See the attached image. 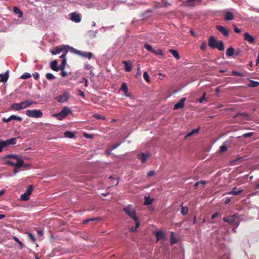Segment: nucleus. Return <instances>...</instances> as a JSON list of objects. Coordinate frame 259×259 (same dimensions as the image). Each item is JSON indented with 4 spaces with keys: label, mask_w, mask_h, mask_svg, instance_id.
I'll return each mask as SVG.
<instances>
[{
    "label": "nucleus",
    "mask_w": 259,
    "mask_h": 259,
    "mask_svg": "<svg viewBox=\"0 0 259 259\" xmlns=\"http://www.w3.org/2000/svg\"><path fill=\"white\" fill-rule=\"evenodd\" d=\"M7 163L10 165L16 166V163L11 160H8Z\"/></svg>",
    "instance_id": "56"
},
{
    "label": "nucleus",
    "mask_w": 259,
    "mask_h": 259,
    "mask_svg": "<svg viewBox=\"0 0 259 259\" xmlns=\"http://www.w3.org/2000/svg\"><path fill=\"white\" fill-rule=\"evenodd\" d=\"M206 43L205 42H203L202 43V44L200 46V49L203 51H204L206 50Z\"/></svg>",
    "instance_id": "51"
},
{
    "label": "nucleus",
    "mask_w": 259,
    "mask_h": 259,
    "mask_svg": "<svg viewBox=\"0 0 259 259\" xmlns=\"http://www.w3.org/2000/svg\"><path fill=\"white\" fill-rule=\"evenodd\" d=\"M120 144H121L120 143H119L117 144L113 145L111 148V150H113V149L117 148L120 145Z\"/></svg>",
    "instance_id": "61"
},
{
    "label": "nucleus",
    "mask_w": 259,
    "mask_h": 259,
    "mask_svg": "<svg viewBox=\"0 0 259 259\" xmlns=\"http://www.w3.org/2000/svg\"><path fill=\"white\" fill-rule=\"evenodd\" d=\"M97 219H87V220H85L83 221V223H87L90 221H94V220H96Z\"/></svg>",
    "instance_id": "60"
},
{
    "label": "nucleus",
    "mask_w": 259,
    "mask_h": 259,
    "mask_svg": "<svg viewBox=\"0 0 259 259\" xmlns=\"http://www.w3.org/2000/svg\"><path fill=\"white\" fill-rule=\"evenodd\" d=\"M231 141H226L224 142L223 144L220 147V151L221 153H223L227 150V144H230Z\"/></svg>",
    "instance_id": "22"
},
{
    "label": "nucleus",
    "mask_w": 259,
    "mask_h": 259,
    "mask_svg": "<svg viewBox=\"0 0 259 259\" xmlns=\"http://www.w3.org/2000/svg\"><path fill=\"white\" fill-rule=\"evenodd\" d=\"M143 76H144V79L148 82H149L150 80V77H149V74L148 73V72L147 71H145L144 73V74H143Z\"/></svg>",
    "instance_id": "41"
},
{
    "label": "nucleus",
    "mask_w": 259,
    "mask_h": 259,
    "mask_svg": "<svg viewBox=\"0 0 259 259\" xmlns=\"http://www.w3.org/2000/svg\"><path fill=\"white\" fill-rule=\"evenodd\" d=\"M152 53L156 55L163 56V53L161 49L153 50Z\"/></svg>",
    "instance_id": "34"
},
{
    "label": "nucleus",
    "mask_w": 259,
    "mask_h": 259,
    "mask_svg": "<svg viewBox=\"0 0 259 259\" xmlns=\"http://www.w3.org/2000/svg\"><path fill=\"white\" fill-rule=\"evenodd\" d=\"M186 100V98H182L178 103H176L174 105V109L177 110V109L183 108L184 106V103H185Z\"/></svg>",
    "instance_id": "12"
},
{
    "label": "nucleus",
    "mask_w": 259,
    "mask_h": 259,
    "mask_svg": "<svg viewBox=\"0 0 259 259\" xmlns=\"http://www.w3.org/2000/svg\"><path fill=\"white\" fill-rule=\"evenodd\" d=\"M216 28L219 31H220L225 36L228 37L229 36V31L226 27L221 25H217Z\"/></svg>",
    "instance_id": "9"
},
{
    "label": "nucleus",
    "mask_w": 259,
    "mask_h": 259,
    "mask_svg": "<svg viewBox=\"0 0 259 259\" xmlns=\"http://www.w3.org/2000/svg\"><path fill=\"white\" fill-rule=\"evenodd\" d=\"M12 120H13L12 115H11L8 118H6V117H4L3 118V121H4V122H5L6 123H8V122H10Z\"/></svg>",
    "instance_id": "47"
},
{
    "label": "nucleus",
    "mask_w": 259,
    "mask_h": 259,
    "mask_svg": "<svg viewBox=\"0 0 259 259\" xmlns=\"http://www.w3.org/2000/svg\"><path fill=\"white\" fill-rule=\"evenodd\" d=\"M141 72L140 68L138 66L137 67V73H136L135 76L136 78H139L140 76H141Z\"/></svg>",
    "instance_id": "49"
},
{
    "label": "nucleus",
    "mask_w": 259,
    "mask_h": 259,
    "mask_svg": "<svg viewBox=\"0 0 259 259\" xmlns=\"http://www.w3.org/2000/svg\"><path fill=\"white\" fill-rule=\"evenodd\" d=\"M258 85H259V82L256 81H253V80H251L250 83L249 85V87H251L252 88L256 87Z\"/></svg>",
    "instance_id": "37"
},
{
    "label": "nucleus",
    "mask_w": 259,
    "mask_h": 259,
    "mask_svg": "<svg viewBox=\"0 0 259 259\" xmlns=\"http://www.w3.org/2000/svg\"><path fill=\"white\" fill-rule=\"evenodd\" d=\"M188 212V209L187 206H182L181 208V213L183 215H185Z\"/></svg>",
    "instance_id": "32"
},
{
    "label": "nucleus",
    "mask_w": 259,
    "mask_h": 259,
    "mask_svg": "<svg viewBox=\"0 0 259 259\" xmlns=\"http://www.w3.org/2000/svg\"><path fill=\"white\" fill-rule=\"evenodd\" d=\"M138 157L140 159L142 163H145L149 157V154L141 153L138 155Z\"/></svg>",
    "instance_id": "15"
},
{
    "label": "nucleus",
    "mask_w": 259,
    "mask_h": 259,
    "mask_svg": "<svg viewBox=\"0 0 259 259\" xmlns=\"http://www.w3.org/2000/svg\"><path fill=\"white\" fill-rule=\"evenodd\" d=\"M244 39L250 44L254 41V38L248 32H245L244 34Z\"/></svg>",
    "instance_id": "13"
},
{
    "label": "nucleus",
    "mask_w": 259,
    "mask_h": 259,
    "mask_svg": "<svg viewBox=\"0 0 259 259\" xmlns=\"http://www.w3.org/2000/svg\"><path fill=\"white\" fill-rule=\"evenodd\" d=\"M224 18L226 21H231L234 19V15L232 12H227L224 15Z\"/></svg>",
    "instance_id": "21"
},
{
    "label": "nucleus",
    "mask_w": 259,
    "mask_h": 259,
    "mask_svg": "<svg viewBox=\"0 0 259 259\" xmlns=\"http://www.w3.org/2000/svg\"><path fill=\"white\" fill-rule=\"evenodd\" d=\"M33 76L35 79H37L39 78V75L38 73L36 72L33 74Z\"/></svg>",
    "instance_id": "58"
},
{
    "label": "nucleus",
    "mask_w": 259,
    "mask_h": 259,
    "mask_svg": "<svg viewBox=\"0 0 259 259\" xmlns=\"http://www.w3.org/2000/svg\"><path fill=\"white\" fill-rule=\"evenodd\" d=\"M61 70V74H62V76L63 77H65L67 76V72L65 71V69H63V70Z\"/></svg>",
    "instance_id": "57"
},
{
    "label": "nucleus",
    "mask_w": 259,
    "mask_h": 259,
    "mask_svg": "<svg viewBox=\"0 0 259 259\" xmlns=\"http://www.w3.org/2000/svg\"><path fill=\"white\" fill-rule=\"evenodd\" d=\"M215 46V48L218 49L219 51L224 50V45L222 41H219Z\"/></svg>",
    "instance_id": "27"
},
{
    "label": "nucleus",
    "mask_w": 259,
    "mask_h": 259,
    "mask_svg": "<svg viewBox=\"0 0 259 259\" xmlns=\"http://www.w3.org/2000/svg\"><path fill=\"white\" fill-rule=\"evenodd\" d=\"M14 12L18 15L19 18H22L23 16V13L22 11H21L20 9H19L18 8L15 7L14 8Z\"/></svg>",
    "instance_id": "25"
},
{
    "label": "nucleus",
    "mask_w": 259,
    "mask_h": 259,
    "mask_svg": "<svg viewBox=\"0 0 259 259\" xmlns=\"http://www.w3.org/2000/svg\"><path fill=\"white\" fill-rule=\"evenodd\" d=\"M135 221H136V229H134L133 228H131V229L132 231H135L137 228H139L140 225V221H139L138 218H137V220H135Z\"/></svg>",
    "instance_id": "48"
},
{
    "label": "nucleus",
    "mask_w": 259,
    "mask_h": 259,
    "mask_svg": "<svg viewBox=\"0 0 259 259\" xmlns=\"http://www.w3.org/2000/svg\"><path fill=\"white\" fill-rule=\"evenodd\" d=\"M62 60V63L61 65V70H63L65 69V66L67 63V59L66 57H64V58H61Z\"/></svg>",
    "instance_id": "30"
},
{
    "label": "nucleus",
    "mask_w": 259,
    "mask_h": 259,
    "mask_svg": "<svg viewBox=\"0 0 259 259\" xmlns=\"http://www.w3.org/2000/svg\"><path fill=\"white\" fill-rule=\"evenodd\" d=\"M218 216H219V213H215L214 214H213L212 215H211V219H214V218H215L216 217H217Z\"/></svg>",
    "instance_id": "62"
},
{
    "label": "nucleus",
    "mask_w": 259,
    "mask_h": 259,
    "mask_svg": "<svg viewBox=\"0 0 259 259\" xmlns=\"http://www.w3.org/2000/svg\"><path fill=\"white\" fill-rule=\"evenodd\" d=\"M120 90L122 91L125 94H126L128 92V88L125 83H123L122 84Z\"/></svg>",
    "instance_id": "35"
},
{
    "label": "nucleus",
    "mask_w": 259,
    "mask_h": 259,
    "mask_svg": "<svg viewBox=\"0 0 259 259\" xmlns=\"http://www.w3.org/2000/svg\"><path fill=\"white\" fill-rule=\"evenodd\" d=\"M68 52V50L67 46L63 47H57L51 51V53L53 55H56L57 54H59L60 53H62V54L60 56V58H64V57H66Z\"/></svg>",
    "instance_id": "2"
},
{
    "label": "nucleus",
    "mask_w": 259,
    "mask_h": 259,
    "mask_svg": "<svg viewBox=\"0 0 259 259\" xmlns=\"http://www.w3.org/2000/svg\"><path fill=\"white\" fill-rule=\"evenodd\" d=\"M169 52L171 53L173 57L177 60H179L180 59L178 52L177 50L174 49H169Z\"/></svg>",
    "instance_id": "24"
},
{
    "label": "nucleus",
    "mask_w": 259,
    "mask_h": 259,
    "mask_svg": "<svg viewBox=\"0 0 259 259\" xmlns=\"http://www.w3.org/2000/svg\"><path fill=\"white\" fill-rule=\"evenodd\" d=\"M13 238L16 242L19 244L21 248H22L23 247V243L21 241H20V240L16 236H13Z\"/></svg>",
    "instance_id": "39"
},
{
    "label": "nucleus",
    "mask_w": 259,
    "mask_h": 259,
    "mask_svg": "<svg viewBox=\"0 0 259 259\" xmlns=\"http://www.w3.org/2000/svg\"><path fill=\"white\" fill-rule=\"evenodd\" d=\"M79 95L81 96V97H84V93L82 91H80V90L79 91Z\"/></svg>",
    "instance_id": "63"
},
{
    "label": "nucleus",
    "mask_w": 259,
    "mask_h": 259,
    "mask_svg": "<svg viewBox=\"0 0 259 259\" xmlns=\"http://www.w3.org/2000/svg\"><path fill=\"white\" fill-rule=\"evenodd\" d=\"M46 77L49 80H53L55 78V76L51 73H47L46 74Z\"/></svg>",
    "instance_id": "40"
},
{
    "label": "nucleus",
    "mask_w": 259,
    "mask_h": 259,
    "mask_svg": "<svg viewBox=\"0 0 259 259\" xmlns=\"http://www.w3.org/2000/svg\"><path fill=\"white\" fill-rule=\"evenodd\" d=\"M33 104H35V102L30 100L23 101L20 103H14L11 104L10 109L14 111L24 110Z\"/></svg>",
    "instance_id": "1"
},
{
    "label": "nucleus",
    "mask_w": 259,
    "mask_h": 259,
    "mask_svg": "<svg viewBox=\"0 0 259 259\" xmlns=\"http://www.w3.org/2000/svg\"><path fill=\"white\" fill-rule=\"evenodd\" d=\"M8 157L13 158L17 160L16 166L18 168H20L23 165L24 162L21 156L18 155L11 154L9 155Z\"/></svg>",
    "instance_id": "8"
},
{
    "label": "nucleus",
    "mask_w": 259,
    "mask_h": 259,
    "mask_svg": "<svg viewBox=\"0 0 259 259\" xmlns=\"http://www.w3.org/2000/svg\"><path fill=\"white\" fill-rule=\"evenodd\" d=\"M71 20L76 23H79L81 21V17L79 14L73 12L71 14Z\"/></svg>",
    "instance_id": "10"
},
{
    "label": "nucleus",
    "mask_w": 259,
    "mask_h": 259,
    "mask_svg": "<svg viewBox=\"0 0 259 259\" xmlns=\"http://www.w3.org/2000/svg\"><path fill=\"white\" fill-rule=\"evenodd\" d=\"M83 136L85 138H89V139H93V136L91 134H89L87 133H84L83 134Z\"/></svg>",
    "instance_id": "52"
},
{
    "label": "nucleus",
    "mask_w": 259,
    "mask_h": 259,
    "mask_svg": "<svg viewBox=\"0 0 259 259\" xmlns=\"http://www.w3.org/2000/svg\"><path fill=\"white\" fill-rule=\"evenodd\" d=\"M144 48L148 51L150 52H153V48L152 47V46L151 45H150L149 44H147V43H146L144 45Z\"/></svg>",
    "instance_id": "36"
},
{
    "label": "nucleus",
    "mask_w": 259,
    "mask_h": 259,
    "mask_svg": "<svg viewBox=\"0 0 259 259\" xmlns=\"http://www.w3.org/2000/svg\"><path fill=\"white\" fill-rule=\"evenodd\" d=\"M234 30L236 33H240L241 32V30L235 25L234 26Z\"/></svg>",
    "instance_id": "55"
},
{
    "label": "nucleus",
    "mask_w": 259,
    "mask_h": 259,
    "mask_svg": "<svg viewBox=\"0 0 259 259\" xmlns=\"http://www.w3.org/2000/svg\"><path fill=\"white\" fill-rule=\"evenodd\" d=\"M29 196L25 192L21 195L20 200L21 201H26L29 199Z\"/></svg>",
    "instance_id": "31"
},
{
    "label": "nucleus",
    "mask_w": 259,
    "mask_h": 259,
    "mask_svg": "<svg viewBox=\"0 0 259 259\" xmlns=\"http://www.w3.org/2000/svg\"><path fill=\"white\" fill-rule=\"evenodd\" d=\"M123 210L130 218L133 219L134 220H137L135 209L131 204H128L124 207Z\"/></svg>",
    "instance_id": "4"
},
{
    "label": "nucleus",
    "mask_w": 259,
    "mask_h": 259,
    "mask_svg": "<svg viewBox=\"0 0 259 259\" xmlns=\"http://www.w3.org/2000/svg\"><path fill=\"white\" fill-rule=\"evenodd\" d=\"M122 64L124 65V69L127 72H130L132 70V65L130 61H124Z\"/></svg>",
    "instance_id": "16"
},
{
    "label": "nucleus",
    "mask_w": 259,
    "mask_h": 259,
    "mask_svg": "<svg viewBox=\"0 0 259 259\" xmlns=\"http://www.w3.org/2000/svg\"><path fill=\"white\" fill-rule=\"evenodd\" d=\"M31 75L29 73L26 72L24 73L21 76V78L23 79H26L31 77Z\"/></svg>",
    "instance_id": "38"
},
{
    "label": "nucleus",
    "mask_w": 259,
    "mask_h": 259,
    "mask_svg": "<svg viewBox=\"0 0 259 259\" xmlns=\"http://www.w3.org/2000/svg\"><path fill=\"white\" fill-rule=\"evenodd\" d=\"M26 115L30 117L41 118L43 116V113L38 109L27 110L25 112Z\"/></svg>",
    "instance_id": "6"
},
{
    "label": "nucleus",
    "mask_w": 259,
    "mask_h": 259,
    "mask_svg": "<svg viewBox=\"0 0 259 259\" xmlns=\"http://www.w3.org/2000/svg\"><path fill=\"white\" fill-rule=\"evenodd\" d=\"M58 63L56 60H54L51 63L50 67L52 70L58 71L59 70V67L57 66Z\"/></svg>",
    "instance_id": "23"
},
{
    "label": "nucleus",
    "mask_w": 259,
    "mask_h": 259,
    "mask_svg": "<svg viewBox=\"0 0 259 259\" xmlns=\"http://www.w3.org/2000/svg\"><path fill=\"white\" fill-rule=\"evenodd\" d=\"M71 49L73 52H74V53H75L84 58H88L89 59H91L93 57V54L91 52H81V51L76 50L73 48H71Z\"/></svg>",
    "instance_id": "7"
},
{
    "label": "nucleus",
    "mask_w": 259,
    "mask_h": 259,
    "mask_svg": "<svg viewBox=\"0 0 259 259\" xmlns=\"http://www.w3.org/2000/svg\"><path fill=\"white\" fill-rule=\"evenodd\" d=\"M232 74L233 75H235V76H240V77L244 76V74H243L242 73L237 72L235 70H233L232 71Z\"/></svg>",
    "instance_id": "43"
},
{
    "label": "nucleus",
    "mask_w": 259,
    "mask_h": 259,
    "mask_svg": "<svg viewBox=\"0 0 259 259\" xmlns=\"http://www.w3.org/2000/svg\"><path fill=\"white\" fill-rule=\"evenodd\" d=\"M9 77V71H7L5 73L0 74L1 81L3 82L7 81Z\"/></svg>",
    "instance_id": "19"
},
{
    "label": "nucleus",
    "mask_w": 259,
    "mask_h": 259,
    "mask_svg": "<svg viewBox=\"0 0 259 259\" xmlns=\"http://www.w3.org/2000/svg\"><path fill=\"white\" fill-rule=\"evenodd\" d=\"M206 94V93H203L202 97L198 99V102L200 103H202L203 101L205 99Z\"/></svg>",
    "instance_id": "50"
},
{
    "label": "nucleus",
    "mask_w": 259,
    "mask_h": 259,
    "mask_svg": "<svg viewBox=\"0 0 259 259\" xmlns=\"http://www.w3.org/2000/svg\"><path fill=\"white\" fill-rule=\"evenodd\" d=\"M234 53V49L232 47L229 48L226 52V55L228 57H231L233 56V54Z\"/></svg>",
    "instance_id": "28"
},
{
    "label": "nucleus",
    "mask_w": 259,
    "mask_h": 259,
    "mask_svg": "<svg viewBox=\"0 0 259 259\" xmlns=\"http://www.w3.org/2000/svg\"><path fill=\"white\" fill-rule=\"evenodd\" d=\"M243 191V189H239L237 190V188L234 187L232 191H230L227 193L229 195H239Z\"/></svg>",
    "instance_id": "20"
},
{
    "label": "nucleus",
    "mask_w": 259,
    "mask_h": 259,
    "mask_svg": "<svg viewBox=\"0 0 259 259\" xmlns=\"http://www.w3.org/2000/svg\"><path fill=\"white\" fill-rule=\"evenodd\" d=\"M171 238H170V244L171 245H173L177 243V239L174 236V232H172L171 233Z\"/></svg>",
    "instance_id": "33"
},
{
    "label": "nucleus",
    "mask_w": 259,
    "mask_h": 259,
    "mask_svg": "<svg viewBox=\"0 0 259 259\" xmlns=\"http://www.w3.org/2000/svg\"><path fill=\"white\" fill-rule=\"evenodd\" d=\"M85 68L88 70H90L91 73H92V66L89 65V64H85Z\"/></svg>",
    "instance_id": "54"
},
{
    "label": "nucleus",
    "mask_w": 259,
    "mask_h": 259,
    "mask_svg": "<svg viewBox=\"0 0 259 259\" xmlns=\"http://www.w3.org/2000/svg\"><path fill=\"white\" fill-rule=\"evenodd\" d=\"M33 186L32 185H29L25 193H27V194H28L29 195H30V194H31V193H32V192L33 191Z\"/></svg>",
    "instance_id": "42"
},
{
    "label": "nucleus",
    "mask_w": 259,
    "mask_h": 259,
    "mask_svg": "<svg viewBox=\"0 0 259 259\" xmlns=\"http://www.w3.org/2000/svg\"><path fill=\"white\" fill-rule=\"evenodd\" d=\"M13 117V120H15L17 121H21L22 120V117L15 115H12Z\"/></svg>",
    "instance_id": "45"
},
{
    "label": "nucleus",
    "mask_w": 259,
    "mask_h": 259,
    "mask_svg": "<svg viewBox=\"0 0 259 259\" xmlns=\"http://www.w3.org/2000/svg\"><path fill=\"white\" fill-rule=\"evenodd\" d=\"M153 201V199L150 198L148 197H145V201L144 202V204L145 205H149L151 204Z\"/></svg>",
    "instance_id": "29"
},
{
    "label": "nucleus",
    "mask_w": 259,
    "mask_h": 259,
    "mask_svg": "<svg viewBox=\"0 0 259 259\" xmlns=\"http://www.w3.org/2000/svg\"><path fill=\"white\" fill-rule=\"evenodd\" d=\"M253 135L252 133H247L243 135V137L245 138H250Z\"/></svg>",
    "instance_id": "53"
},
{
    "label": "nucleus",
    "mask_w": 259,
    "mask_h": 259,
    "mask_svg": "<svg viewBox=\"0 0 259 259\" xmlns=\"http://www.w3.org/2000/svg\"><path fill=\"white\" fill-rule=\"evenodd\" d=\"M199 130V128L193 129L192 131H191V132L193 135L194 134L197 133L198 132Z\"/></svg>",
    "instance_id": "59"
},
{
    "label": "nucleus",
    "mask_w": 259,
    "mask_h": 259,
    "mask_svg": "<svg viewBox=\"0 0 259 259\" xmlns=\"http://www.w3.org/2000/svg\"><path fill=\"white\" fill-rule=\"evenodd\" d=\"M71 113V109L67 107H64L59 113L53 114L52 116L56 117L59 120H62L69 113Z\"/></svg>",
    "instance_id": "3"
},
{
    "label": "nucleus",
    "mask_w": 259,
    "mask_h": 259,
    "mask_svg": "<svg viewBox=\"0 0 259 259\" xmlns=\"http://www.w3.org/2000/svg\"><path fill=\"white\" fill-rule=\"evenodd\" d=\"M218 41L214 36H211L208 39V45L211 48L215 49Z\"/></svg>",
    "instance_id": "11"
},
{
    "label": "nucleus",
    "mask_w": 259,
    "mask_h": 259,
    "mask_svg": "<svg viewBox=\"0 0 259 259\" xmlns=\"http://www.w3.org/2000/svg\"><path fill=\"white\" fill-rule=\"evenodd\" d=\"M155 235L157 238V241H159L162 238H165V233L161 230L155 232Z\"/></svg>",
    "instance_id": "17"
},
{
    "label": "nucleus",
    "mask_w": 259,
    "mask_h": 259,
    "mask_svg": "<svg viewBox=\"0 0 259 259\" xmlns=\"http://www.w3.org/2000/svg\"><path fill=\"white\" fill-rule=\"evenodd\" d=\"M64 136L66 138L72 139L75 137V135L73 132L71 131H66L64 133Z\"/></svg>",
    "instance_id": "26"
},
{
    "label": "nucleus",
    "mask_w": 259,
    "mask_h": 259,
    "mask_svg": "<svg viewBox=\"0 0 259 259\" xmlns=\"http://www.w3.org/2000/svg\"><path fill=\"white\" fill-rule=\"evenodd\" d=\"M26 234L28 235V237L31 239L32 242H35V238L34 236H33V235L32 233H29V232H27Z\"/></svg>",
    "instance_id": "44"
},
{
    "label": "nucleus",
    "mask_w": 259,
    "mask_h": 259,
    "mask_svg": "<svg viewBox=\"0 0 259 259\" xmlns=\"http://www.w3.org/2000/svg\"><path fill=\"white\" fill-rule=\"evenodd\" d=\"M16 139L15 138H12L10 139L5 141H0V152H2L4 149H6L10 145H13L16 144Z\"/></svg>",
    "instance_id": "5"
},
{
    "label": "nucleus",
    "mask_w": 259,
    "mask_h": 259,
    "mask_svg": "<svg viewBox=\"0 0 259 259\" xmlns=\"http://www.w3.org/2000/svg\"><path fill=\"white\" fill-rule=\"evenodd\" d=\"M94 117H95L97 119H102V120H105V117L104 116H102V115H100L99 114H95L94 115Z\"/></svg>",
    "instance_id": "46"
},
{
    "label": "nucleus",
    "mask_w": 259,
    "mask_h": 259,
    "mask_svg": "<svg viewBox=\"0 0 259 259\" xmlns=\"http://www.w3.org/2000/svg\"><path fill=\"white\" fill-rule=\"evenodd\" d=\"M235 215L230 216L227 218H224L223 221L225 222H228L230 224H233L235 222Z\"/></svg>",
    "instance_id": "14"
},
{
    "label": "nucleus",
    "mask_w": 259,
    "mask_h": 259,
    "mask_svg": "<svg viewBox=\"0 0 259 259\" xmlns=\"http://www.w3.org/2000/svg\"><path fill=\"white\" fill-rule=\"evenodd\" d=\"M68 99V95L67 94L59 96L57 98V100L60 103H63L67 101Z\"/></svg>",
    "instance_id": "18"
},
{
    "label": "nucleus",
    "mask_w": 259,
    "mask_h": 259,
    "mask_svg": "<svg viewBox=\"0 0 259 259\" xmlns=\"http://www.w3.org/2000/svg\"><path fill=\"white\" fill-rule=\"evenodd\" d=\"M154 174V172L153 171H150L148 174H147V175L148 176L150 177V176H151L152 175H153Z\"/></svg>",
    "instance_id": "64"
}]
</instances>
